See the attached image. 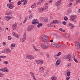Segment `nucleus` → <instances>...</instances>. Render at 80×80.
I'll return each instance as SVG.
<instances>
[{
    "mask_svg": "<svg viewBox=\"0 0 80 80\" xmlns=\"http://www.w3.org/2000/svg\"><path fill=\"white\" fill-rule=\"evenodd\" d=\"M36 62L38 64H42L43 63V61H40L39 60H37L36 61Z\"/></svg>",
    "mask_w": 80,
    "mask_h": 80,
    "instance_id": "obj_16",
    "label": "nucleus"
},
{
    "mask_svg": "<svg viewBox=\"0 0 80 80\" xmlns=\"http://www.w3.org/2000/svg\"><path fill=\"white\" fill-rule=\"evenodd\" d=\"M5 20H6L7 21H8L9 20H10V18H8V17L7 16H6L5 17Z\"/></svg>",
    "mask_w": 80,
    "mask_h": 80,
    "instance_id": "obj_28",
    "label": "nucleus"
},
{
    "mask_svg": "<svg viewBox=\"0 0 80 80\" xmlns=\"http://www.w3.org/2000/svg\"><path fill=\"white\" fill-rule=\"evenodd\" d=\"M58 56H57V55H55L54 57L55 58H56V59H57L58 58Z\"/></svg>",
    "mask_w": 80,
    "mask_h": 80,
    "instance_id": "obj_42",
    "label": "nucleus"
},
{
    "mask_svg": "<svg viewBox=\"0 0 80 80\" xmlns=\"http://www.w3.org/2000/svg\"><path fill=\"white\" fill-rule=\"evenodd\" d=\"M12 34L13 36L15 37H16V38H18L19 37V36H18V35L15 32H13L12 33Z\"/></svg>",
    "mask_w": 80,
    "mask_h": 80,
    "instance_id": "obj_19",
    "label": "nucleus"
},
{
    "mask_svg": "<svg viewBox=\"0 0 80 80\" xmlns=\"http://www.w3.org/2000/svg\"><path fill=\"white\" fill-rule=\"evenodd\" d=\"M69 26L70 27H71V29H72V28H74V27H75L73 25V24L71 23H70V22H69Z\"/></svg>",
    "mask_w": 80,
    "mask_h": 80,
    "instance_id": "obj_18",
    "label": "nucleus"
},
{
    "mask_svg": "<svg viewBox=\"0 0 80 80\" xmlns=\"http://www.w3.org/2000/svg\"><path fill=\"white\" fill-rule=\"evenodd\" d=\"M74 60L76 62V63H78V61L77 60V59L74 58Z\"/></svg>",
    "mask_w": 80,
    "mask_h": 80,
    "instance_id": "obj_45",
    "label": "nucleus"
},
{
    "mask_svg": "<svg viewBox=\"0 0 80 80\" xmlns=\"http://www.w3.org/2000/svg\"><path fill=\"white\" fill-rule=\"evenodd\" d=\"M61 2H62V1L59 0L55 3V5H56V6H58V5L60 4V3H61Z\"/></svg>",
    "mask_w": 80,
    "mask_h": 80,
    "instance_id": "obj_20",
    "label": "nucleus"
},
{
    "mask_svg": "<svg viewBox=\"0 0 80 80\" xmlns=\"http://www.w3.org/2000/svg\"><path fill=\"white\" fill-rule=\"evenodd\" d=\"M33 80H37V79H36V78H35V76H34V77H32Z\"/></svg>",
    "mask_w": 80,
    "mask_h": 80,
    "instance_id": "obj_55",
    "label": "nucleus"
},
{
    "mask_svg": "<svg viewBox=\"0 0 80 80\" xmlns=\"http://www.w3.org/2000/svg\"><path fill=\"white\" fill-rule=\"evenodd\" d=\"M8 38L9 40H12V37L10 36H8Z\"/></svg>",
    "mask_w": 80,
    "mask_h": 80,
    "instance_id": "obj_40",
    "label": "nucleus"
},
{
    "mask_svg": "<svg viewBox=\"0 0 80 80\" xmlns=\"http://www.w3.org/2000/svg\"><path fill=\"white\" fill-rule=\"evenodd\" d=\"M60 64V59H58L56 63V65L58 66V65H59Z\"/></svg>",
    "mask_w": 80,
    "mask_h": 80,
    "instance_id": "obj_15",
    "label": "nucleus"
},
{
    "mask_svg": "<svg viewBox=\"0 0 80 80\" xmlns=\"http://www.w3.org/2000/svg\"><path fill=\"white\" fill-rule=\"evenodd\" d=\"M32 46H33V48H34V49H35V48H35V45L33 44Z\"/></svg>",
    "mask_w": 80,
    "mask_h": 80,
    "instance_id": "obj_54",
    "label": "nucleus"
},
{
    "mask_svg": "<svg viewBox=\"0 0 80 80\" xmlns=\"http://www.w3.org/2000/svg\"><path fill=\"white\" fill-rule=\"evenodd\" d=\"M47 38H48V37L47 36V35H44L43 37L42 38V40H44V39H46Z\"/></svg>",
    "mask_w": 80,
    "mask_h": 80,
    "instance_id": "obj_26",
    "label": "nucleus"
},
{
    "mask_svg": "<svg viewBox=\"0 0 80 80\" xmlns=\"http://www.w3.org/2000/svg\"><path fill=\"white\" fill-rule=\"evenodd\" d=\"M78 13H80V8L78 10Z\"/></svg>",
    "mask_w": 80,
    "mask_h": 80,
    "instance_id": "obj_60",
    "label": "nucleus"
},
{
    "mask_svg": "<svg viewBox=\"0 0 80 80\" xmlns=\"http://www.w3.org/2000/svg\"><path fill=\"white\" fill-rule=\"evenodd\" d=\"M58 22L57 20H55L51 22V23H54L56 24V23H57Z\"/></svg>",
    "mask_w": 80,
    "mask_h": 80,
    "instance_id": "obj_23",
    "label": "nucleus"
},
{
    "mask_svg": "<svg viewBox=\"0 0 80 80\" xmlns=\"http://www.w3.org/2000/svg\"><path fill=\"white\" fill-rule=\"evenodd\" d=\"M64 20L65 21H67L68 20V18L67 16H65L64 18Z\"/></svg>",
    "mask_w": 80,
    "mask_h": 80,
    "instance_id": "obj_36",
    "label": "nucleus"
},
{
    "mask_svg": "<svg viewBox=\"0 0 80 80\" xmlns=\"http://www.w3.org/2000/svg\"><path fill=\"white\" fill-rule=\"evenodd\" d=\"M50 23V24L48 25V27H53V24L52 23V22H51Z\"/></svg>",
    "mask_w": 80,
    "mask_h": 80,
    "instance_id": "obj_25",
    "label": "nucleus"
},
{
    "mask_svg": "<svg viewBox=\"0 0 80 80\" xmlns=\"http://www.w3.org/2000/svg\"><path fill=\"white\" fill-rule=\"evenodd\" d=\"M62 24H63V25H67V22L65 21L63 22Z\"/></svg>",
    "mask_w": 80,
    "mask_h": 80,
    "instance_id": "obj_44",
    "label": "nucleus"
},
{
    "mask_svg": "<svg viewBox=\"0 0 80 80\" xmlns=\"http://www.w3.org/2000/svg\"><path fill=\"white\" fill-rule=\"evenodd\" d=\"M26 58H27V59H29V60H33V59H34V57H32L30 55L27 56Z\"/></svg>",
    "mask_w": 80,
    "mask_h": 80,
    "instance_id": "obj_14",
    "label": "nucleus"
},
{
    "mask_svg": "<svg viewBox=\"0 0 80 80\" xmlns=\"http://www.w3.org/2000/svg\"><path fill=\"white\" fill-rule=\"evenodd\" d=\"M27 38V34L26 33H24L23 37L22 38V42H24L25 41V40H26V38Z\"/></svg>",
    "mask_w": 80,
    "mask_h": 80,
    "instance_id": "obj_11",
    "label": "nucleus"
},
{
    "mask_svg": "<svg viewBox=\"0 0 80 80\" xmlns=\"http://www.w3.org/2000/svg\"><path fill=\"white\" fill-rule=\"evenodd\" d=\"M14 12L11 11H8L6 12V15H13Z\"/></svg>",
    "mask_w": 80,
    "mask_h": 80,
    "instance_id": "obj_12",
    "label": "nucleus"
},
{
    "mask_svg": "<svg viewBox=\"0 0 80 80\" xmlns=\"http://www.w3.org/2000/svg\"><path fill=\"white\" fill-rule=\"evenodd\" d=\"M3 45H6V43H5V42H3Z\"/></svg>",
    "mask_w": 80,
    "mask_h": 80,
    "instance_id": "obj_57",
    "label": "nucleus"
},
{
    "mask_svg": "<svg viewBox=\"0 0 80 80\" xmlns=\"http://www.w3.org/2000/svg\"><path fill=\"white\" fill-rule=\"evenodd\" d=\"M71 12H72V9H69L68 12V14H70V13H71Z\"/></svg>",
    "mask_w": 80,
    "mask_h": 80,
    "instance_id": "obj_34",
    "label": "nucleus"
},
{
    "mask_svg": "<svg viewBox=\"0 0 80 80\" xmlns=\"http://www.w3.org/2000/svg\"><path fill=\"white\" fill-rule=\"evenodd\" d=\"M45 0H40V2H43Z\"/></svg>",
    "mask_w": 80,
    "mask_h": 80,
    "instance_id": "obj_56",
    "label": "nucleus"
},
{
    "mask_svg": "<svg viewBox=\"0 0 80 80\" xmlns=\"http://www.w3.org/2000/svg\"><path fill=\"white\" fill-rule=\"evenodd\" d=\"M27 18H28L27 17H26V18H25V21H27Z\"/></svg>",
    "mask_w": 80,
    "mask_h": 80,
    "instance_id": "obj_58",
    "label": "nucleus"
},
{
    "mask_svg": "<svg viewBox=\"0 0 80 80\" xmlns=\"http://www.w3.org/2000/svg\"><path fill=\"white\" fill-rule=\"evenodd\" d=\"M32 23V24H34V25H36L37 24V23H38V24L37 25V27H38V28H40V27H42V23H39L38 22L36 21V20L35 19H34L33 20Z\"/></svg>",
    "mask_w": 80,
    "mask_h": 80,
    "instance_id": "obj_2",
    "label": "nucleus"
},
{
    "mask_svg": "<svg viewBox=\"0 0 80 80\" xmlns=\"http://www.w3.org/2000/svg\"><path fill=\"white\" fill-rule=\"evenodd\" d=\"M53 2V1L51 0L49 2V3H52Z\"/></svg>",
    "mask_w": 80,
    "mask_h": 80,
    "instance_id": "obj_62",
    "label": "nucleus"
},
{
    "mask_svg": "<svg viewBox=\"0 0 80 80\" xmlns=\"http://www.w3.org/2000/svg\"><path fill=\"white\" fill-rule=\"evenodd\" d=\"M51 79L52 80H56L57 79V78L55 76L52 77H51Z\"/></svg>",
    "mask_w": 80,
    "mask_h": 80,
    "instance_id": "obj_24",
    "label": "nucleus"
},
{
    "mask_svg": "<svg viewBox=\"0 0 80 80\" xmlns=\"http://www.w3.org/2000/svg\"><path fill=\"white\" fill-rule=\"evenodd\" d=\"M32 17H33V16H32V15H29V18L30 19H31V18H32Z\"/></svg>",
    "mask_w": 80,
    "mask_h": 80,
    "instance_id": "obj_51",
    "label": "nucleus"
},
{
    "mask_svg": "<svg viewBox=\"0 0 80 80\" xmlns=\"http://www.w3.org/2000/svg\"><path fill=\"white\" fill-rule=\"evenodd\" d=\"M50 42L51 43H52L53 42H54L52 44V45H53V47H54L56 48H58L59 47V45L58 44V41L56 39H54V40H50Z\"/></svg>",
    "mask_w": 80,
    "mask_h": 80,
    "instance_id": "obj_1",
    "label": "nucleus"
},
{
    "mask_svg": "<svg viewBox=\"0 0 80 80\" xmlns=\"http://www.w3.org/2000/svg\"><path fill=\"white\" fill-rule=\"evenodd\" d=\"M76 18H77V16L75 15H71L70 16V20H72L74 22H77V19H76Z\"/></svg>",
    "mask_w": 80,
    "mask_h": 80,
    "instance_id": "obj_3",
    "label": "nucleus"
},
{
    "mask_svg": "<svg viewBox=\"0 0 80 80\" xmlns=\"http://www.w3.org/2000/svg\"><path fill=\"white\" fill-rule=\"evenodd\" d=\"M68 67L69 68L71 66V63H69L67 65Z\"/></svg>",
    "mask_w": 80,
    "mask_h": 80,
    "instance_id": "obj_41",
    "label": "nucleus"
},
{
    "mask_svg": "<svg viewBox=\"0 0 80 80\" xmlns=\"http://www.w3.org/2000/svg\"><path fill=\"white\" fill-rule=\"evenodd\" d=\"M30 73L31 75V76L32 77H35V74H34V73H33V72H30Z\"/></svg>",
    "mask_w": 80,
    "mask_h": 80,
    "instance_id": "obj_29",
    "label": "nucleus"
},
{
    "mask_svg": "<svg viewBox=\"0 0 80 80\" xmlns=\"http://www.w3.org/2000/svg\"><path fill=\"white\" fill-rule=\"evenodd\" d=\"M5 51L7 53H10L11 52V50L9 48L5 49Z\"/></svg>",
    "mask_w": 80,
    "mask_h": 80,
    "instance_id": "obj_17",
    "label": "nucleus"
},
{
    "mask_svg": "<svg viewBox=\"0 0 80 80\" xmlns=\"http://www.w3.org/2000/svg\"><path fill=\"white\" fill-rule=\"evenodd\" d=\"M48 38L45 39H42V42H44L45 44H48L49 45L50 43H49V40H48Z\"/></svg>",
    "mask_w": 80,
    "mask_h": 80,
    "instance_id": "obj_7",
    "label": "nucleus"
},
{
    "mask_svg": "<svg viewBox=\"0 0 80 80\" xmlns=\"http://www.w3.org/2000/svg\"><path fill=\"white\" fill-rule=\"evenodd\" d=\"M66 47V46L65 44H63V45H61L60 46V47Z\"/></svg>",
    "mask_w": 80,
    "mask_h": 80,
    "instance_id": "obj_49",
    "label": "nucleus"
},
{
    "mask_svg": "<svg viewBox=\"0 0 80 80\" xmlns=\"http://www.w3.org/2000/svg\"><path fill=\"white\" fill-rule=\"evenodd\" d=\"M3 63L4 64H6V65L8 64V62L7 61H4Z\"/></svg>",
    "mask_w": 80,
    "mask_h": 80,
    "instance_id": "obj_38",
    "label": "nucleus"
},
{
    "mask_svg": "<svg viewBox=\"0 0 80 80\" xmlns=\"http://www.w3.org/2000/svg\"><path fill=\"white\" fill-rule=\"evenodd\" d=\"M76 4H78V3H80V0H76Z\"/></svg>",
    "mask_w": 80,
    "mask_h": 80,
    "instance_id": "obj_37",
    "label": "nucleus"
},
{
    "mask_svg": "<svg viewBox=\"0 0 80 80\" xmlns=\"http://www.w3.org/2000/svg\"><path fill=\"white\" fill-rule=\"evenodd\" d=\"M13 2H11L7 4V6L10 9H12L14 7V6L13 5Z\"/></svg>",
    "mask_w": 80,
    "mask_h": 80,
    "instance_id": "obj_5",
    "label": "nucleus"
},
{
    "mask_svg": "<svg viewBox=\"0 0 80 80\" xmlns=\"http://www.w3.org/2000/svg\"><path fill=\"white\" fill-rule=\"evenodd\" d=\"M34 49L35 50H36V51H38V49H37L36 48H35Z\"/></svg>",
    "mask_w": 80,
    "mask_h": 80,
    "instance_id": "obj_64",
    "label": "nucleus"
},
{
    "mask_svg": "<svg viewBox=\"0 0 80 80\" xmlns=\"http://www.w3.org/2000/svg\"><path fill=\"white\" fill-rule=\"evenodd\" d=\"M28 1V0H27V1H26V2H23V5H26V4H27V2Z\"/></svg>",
    "mask_w": 80,
    "mask_h": 80,
    "instance_id": "obj_46",
    "label": "nucleus"
},
{
    "mask_svg": "<svg viewBox=\"0 0 80 80\" xmlns=\"http://www.w3.org/2000/svg\"><path fill=\"white\" fill-rule=\"evenodd\" d=\"M67 77H69L70 76V72L69 71H68L67 72Z\"/></svg>",
    "mask_w": 80,
    "mask_h": 80,
    "instance_id": "obj_30",
    "label": "nucleus"
},
{
    "mask_svg": "<svg viewBox=\"0 0 80 80\" xmlns=\"http://www.w3.org/2000/svg\"><path fill=\"white\" fill-rule=\"evenodd\" d=\"M21 3H22V2L21 1H19L18 2V5H21Z\"/></svg>",
    "mask_w": 80,
    "mask_h": 80,
    "instance_id": "obj_43",
    "label": "nucleus"
},
{
    "mask_svg": "<svg viewBox=\"0 0 80 80\" xmlns=\"http://www.w3.org/2000/svg\"><path fill=\"white\" fill-rule=\"evenodd\" d=\"M59 30L61 32H63V29L62 28H59Z\"/></svg>",
    "mask_w": 80,
    "mask_h": 80,
    "instance_id": "obj_48",
    "label": "nucleus"
},
{
    "mask_svg": "<svg viewBox=\"0 0 80 80\" xmlns=\"http://www.w3.org/2000/svg\"><path fill=\"white\" fill-rule=\"evenodd\" d=\"M45 70L43 68H40V72H44Z\"/></svg>",
    "mask_w": 80,
    "mask_h": 80,
    "instance_id": "obj_31",
    "label": "nucleus"
},
{
    "mask_svg": "<svg viewBox=\"0 0 80 80\" xmlns=\"http://www.w3.org/2000/svg\"><path fill=\"white\" fill-rule=\"evenodd\" d=\"M72 5V3H69L68 4L69 6H70V5Z\"/></svg>",
    "mask_w": 80,
    "mask_h": 80,
    "instance_id": "obj_59",
    "label": "nucleus"
},
{
    "mask_svg": "<svg viewBox=\"0 0 80 80\" xmlns=\"http://www.w3.org/2000/svg\"><path fill=\"white\" fill-rule=\"evenodd\" d=\"M70 77H69V76H68V77L66 78V80H68L69 79H70Z\"/></svg>",
    "mask_w": 80,
    "mask_h": 80,
    "instance_id": "obj_52",
    "label": "nucleus"
},
{
    "mask_svg": "<svg viewBox=\"0 0 80 80\" xmlns=\"http://www.w3.org/2000/svg\"><path fill=\"white\" fill-rule=\"evenodd\" d=\"M6 52V51H5V49L4 51H2V52H1V53H5Z\"/></svg>",
    "mask_w": 80,
    "mask_h": 80,
    "instance_id": "obj_53",
    "label": "nucleus"
},
{
    "mask_svg": "<svg viewBox=\"0 0 80 80\" xmlns=\"http://www.w3.org/2000/svg\"><path fill=\"white\" fill-rule=\"evenodd\" d=\"M47 57L48 58H50V55H49V54H47Z\"/></svg>",
    "mask_w": 80,
    "mask_h": 80,
    "instance_id": "obj_50",
    "label": "nucleus"
},
{
    "mask_svg": "<svg viewBox=\"0 0 80 80\" xmlns=\"http://www.w3.org/2000/svg\"><path fill=\"white\" fill-rule=\"evenodd\" d=\"M50 18L51 19H52V16L51 15H50Z\"/></svg>",
    "mask_w": 80,
    "mask_h": 80,
    "instance_id": "obj_63",
    "label": "nucleus"
},
{
    "mask_svg": "<svg viewBox=\"0 0 80 80\" xmlns=\"http://www.w3.org/2000/svg\"><path fill=\"white\" fill-rule=\"evenodd\" d=\"M0 71L3 72H9L8 69H7V67H5L4 68H1L0 69Z\"/></svg>",
    "mask_w": 80,
    "mask_h": 80,
    "instance_id": "obj_6",
    "label": "nucleus"
},
{
    "mask_svg": "<svg viewBox=\"0 0 80 80\" xmlns=\"http://www.w3.org/2000/svg\"><path fill=\"white\" fill-rule=\"evenodd\" d=\"M36 5V3H34L31 6V8H35V7Z\"/></svg>",
    "mask_w": 80,
    "mask_h": 80,
    "instance_id": "obj_27",
    "label": "nucleus"
},
{
    "mask_svg": "<svg viewBox=\"0 0 80 80\" xmlns=\"http://www.w3.org/2000/svg\"><path fill=\"white\" fill-rule=\"evenodd\" d=\"M12 27L13 30H15L17 27V24L16 23V22H15L14 24L12 25Z\"/></svg>",
    "mask_w": 80,
    "mask_h": 80,
    "instance_id": "obj_9",
    "label": "nucleus"
},
{
    "mask_svg": "<svg viewBox=\"0 0 80 80\" xmlns=\"http://www.w3.org/2000/svg\"><path fill=\"white\" fill-rule=\"evenodd\" d=\"M33 27H34V26H33V25L29 26L27 29V31H28L29 32H30V31H31V30H32V29L33 28Z\"/></svg>",
    "mask_w": 80,
    "mask_h": 80,
    "instance_id": "obj_10",
    "label": "nucleus"
},
{
    "mask_svg": "<svg viewBox=\"0 0 80 80\" xmlns=\"http://www.w3.org/2000/svg\"><path fill=\"white\" fill-rule=\"evenodd\" d=\"M57 38L58 39H60V36H58L57 37Z\"/></svg>",
    "mask_w": 80,
    "mask_h": 80,
    "instance_id": "obj_61",
    "label": "nucleus"
},
{
    "mask_svg": "<svg viewBox=\"0 0 80 80\" xmlns=\"http://www.w3.org/2000/svg\"><path fill=\"white\" fill-rule=\"evenodd\" d=\"M65 37L66 38H68V37H69V35L68 34L66 33L65 34Z\"/></svg>",
    "mask_w": 80,
    "mask_h": 80,
    "instance_id": "obj_32",
    "label": "nucleus"
},
{
    "mask_svg": "<svg viewBox=\"0 0 80 80\" xmlns=\"http://www.w3.org/2000/svg\"><path fill=\"white\" fill-rule=\"evenodd\" d=\"M75 47L78 50H80V42H77L75 44Z\"/></svg>",
    "mask_w": 80,
    "mask_h": 80,
    "instance_id": "obj_8",
    "label": "nucleus"
},
{
    "mask_svg": "<svg viewBox=\"0 0 80 80\" xmlns=\"http://www.w3.org/2000/svg\"><path fill=\"white\" fill-rule=\"evenodd\" d=\"M11 47H15V43L12 44L11 45Z\"/></svg>",
    "mask_w": 80,
    "mask_h": 80,
    "instance_id": "obj_35",
    "label": "nucleus"
},
{
    "mask_svg": "<svg viewBox=\"0 0 80 80\" xmlns=\"http://www.w3.org/2000/svg\"><path fill=\"white\" fill-rule=\"evenodd\" d=\"M42 47L44 49H46L48 48V47H47V46L45 45V44L42 45Z\"/></svg>",
    "mask_w": 80,
    "mask_h": 80,
    "instance_id": "obj_22",
    "label": "nucleus"
},
{
    "mask_svg": "<svg viewBox=\"0 0 80 80\" xmlns=\"http://www.w3.org/2000/svg\"><path fill=\"white\" fill-rule=\"evenodd\" d=\"M42 21L44 22H47L48 21V19L47 18H42Z\"/></svg>",
    "mask_w": 80,
    "mask_h": 80,
    "instance_id": "obj_21",
    "label": "nucleus"
},
{
    "mask_svg": "<svg viewBox=\"0 0 80 80\" xmlns=\"http://www.w3.org/2000/svg\"><path fill=\"white\" fill-rule=\"evenodd\" d=\"M64 58L67 59L68 62H70L72 60V56L69 54L65 55L64 57Z\"/></svg>",
    "mask_w": 80,
    "mask_h": 80,
    "instance_id": "obj_4",
    "label": "nucleus"
},
{
    "mask_svg": "<svg viewBox=\"0 0 80 80\" xmlns=\"http://www.w3.org/2000/svg\"><path fill=\"white\" fill-rule=\"evenodd\" d=\"M48 9V6L45 7L43 8H41L40 9V11H42L41 12H43V10H47Z\"/></svg>",
    "mask_w": 80,
    "mask_h": 80,
    "instance_id": "obj_13",
    "label": "nucleus"
},
{
    "mask_svg": "<svg viewBox=\"0 0 80 80\" xmlns=\"http://www.w3.org/2000/svg\"><path fill=\"white\" fill-rule=\"evenodd\" d=\"M53 37L54 38V39H55L57 37V34H54L53 35Z\"/></svg>",
    "mask_w": 80,
    "mask_h": 80,
    "instance_id": "obj_33",
    "label": "nucleus"
},
{
    "mask_svg": "<svg viewBox=\"0 0 80 80\" xmlns=\"http://www.w3.org/2000/svg\"><path fill=\"white\" fill-rule=\"evenodd\" d=\"M6 58V56H0V58Z\"/></svg>",
    "mask_w": 80,
    "mask_h": 80,
    "instance_id": "obj_39",
    "label": "nucleus"
},
{
    "mask_svg": "<svg viewBox=\"0 0 80 80\" xmlns=\"http://www.w3.org/2000/svg\"><path fill=\"white\" fill-rule=\"evenodd\" d=\"M61 54H62V53H61V52H59L57 54V56H60Z\"/></svg>",
    "mask_w": 80,
    "mask_h": 80,
    "instance_id": "obj_47",
    "label": "nucleus"
}]
</instances>
